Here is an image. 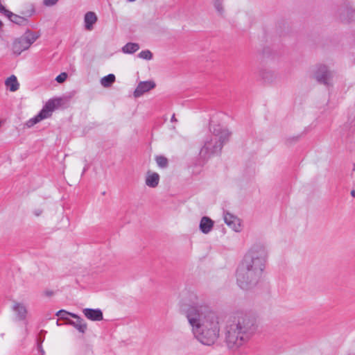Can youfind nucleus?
I'll return each instance as SVG.
<instances>
[{"mask_svg": "<svg viewBox=\"0 0 355 355\" xmlns=\"http://www.w3.org/2000/svg\"><path fill=\"white\" fill-rule=\"evenodd\" d=\"M314 78L320 83L326 86L331 85L333 73L329 71L326 65H317L313 71Z\"/></svg>", "mask_w": 355, "mask_h": 355, "instance_id": "8", "label": "nucleus"}, {"mask_svg": "<svg viewBox=\"0 0 355 355\" xmlns=\"http://www.w3.org/2000/svg\"><path fill=\"white\" fill-rule=\"evenodd\" d=\"M257 318L253 315L236 313L230 316L225 327V342L227 347L236 350L247 343L257 329Z\"/></svg>", "mask_w": 355, "mask_h": 355, "instance_id": "2", "label": "nucleus"}, {"mask_svg": "<svg viewBox=\"0 0 355 355\" xmlns=\"http://www.w3.org/2000/svg\"><path fill=\"white\" fill-rule=\"evenodd\" d=\"M5 85L10 92H16L19 88V83L15 75H11L6 81Z\"/></svg>", "mask_w": 355, "mask_h": 355, "instance_id": "17", "label": "nucleus"}, {"mask_svg": "<svg viewBox=\"0 0 355 355\" xmlns=\"http://www.w3.org/2000/svg\"><path fill=\"white\" fill-rule=\"evenodd\" d=\"M97 21V16L94 12H87L84 17V22L85 29L92 31L94 24Z\"/></svg>", "mask_w": 355, "mask_h": 355, "instance_id": "16", "label": "nucleus"}, {"mask_svg": "<svg viewBox=\"0 0 355 355\" xmlns=\"http://www.w3.org/2000/svg\"><path fill=\"white\" fill-rule=\"evenodd\" d=\"M343 20L347 22L355 21V7L348 6L345 10V18Z\"/></svg>", "mask_w": 355, "mask_h": 355, "instance_id": "20", "label": "nucleus"}, {"mask_svg": "<svg viewBox=\"0 0 355 355\" xmlns=\"http://www.w3.org/2000/svg\"><path fill=\"white\" fill-rule=\"evenodd\" d=\"M214 7L220 16L224 15L223 0H214Z\"/></svg>", "mask_w": 355, "mask_h": 355, "instance_id": "22", "label": "nucleus"}, {"mask_svg": "<svg viewBox=\"0 0 355 355\" xmlns=\"http://www.w3.org/2000/svg\"><path fill=\"white\" fill-rule=\"evenodd\" d=\"M224 221L227 226L232 228L236 232L241 231V225L240 219L233 214L226 212L224 214Z\"/></svg>", "mask_w": 355, "mask_h": 355, "instance_id": "9", "label": "nucleus"}, {"mask_svg": "<svg viewBox=\"0 0 355 355\" xmlns=\"http://www.w3.org/2000/svg\"><path fill=\"white\" fill-rule=\"evenodd\" d=\"M12 22L19 24L24 25L27 23V19L24 17L17 15L10 11L8 10L5 15Z\"/></svg>", "mask_w": 355, "mask_h": 355, "instance_id": "18", "label": "nucleus"}, {"mask_svg": "<svg viewBox=\"0 0 355 355\" xmlns=\"http://www.w3.org/2000/svg\"><path fill=\"white\" fill-rule=\"evenodd\" d=\"M231 132L220 124L210 123L209 134L206 136L199 155L207 159L220 153L224 144L230 140Z\"/></svg>", "mask_w": 355, "mask_h": 355, "instance_id": "3", "label": "nucleus"}, {"mask_svg": "<svg viewBox=\"0 0 355 355\" xmlns=\"http://www.w3.org/2000/svg\"><path fill=\"white\" fill-rule=\"evenodd\" d=\"M43 212V209H41V208H36L33 211V214L35 216H40L42 215Z\"/></svg>", "mask_w": 355, "mask_h": 355, "instance_id": "28", "label": "nucleus"}, {"mask_svg": "<svg viewBox=\"0 0 355 355\" xmlns=\"http://www.w3.org/2000/svg\"><path fill=\"white\" fill-rule=\"evenodd\" d=\"M39 35L33 32H26L19 38L15 40L12 44L14 53L19 55L24 51L27 50L31 45L38 38Z\"/></svg>", "mask_w": 355, "mask_h": 355, "instance_id": "6", "label": "nucleus"}, {"mask_svg": "<svg viewBox=\"0 0 355 355\" xmlns=\"http://www.w3.org/2000/svg\"><path fill=\"white\" fill-rule=\"evenodd\" d=\"M184 313L193 337L204 345H213L220 336V317L207 307L198 305L189 306Z\"/></svg>", "mask_w": 355, "mask_h": 355, "instance_id": "1", "label": "nucleus"}, {"mask_svg": "<svg viewBox=\"0 0 355 355\" xmlns=\"http://www.w3.org/2000/svg\"><path fill=\"white\" fill-rule=\"evenodd\" d=\"M139 49L137 43L129 42L122 47V52L125 54H132Z\"/></svg>", "mask_w": 355, "mask_h": 355, "instance_id": "19", "label": "nucleus"}, {"mask_svg": "<svg viewBox=\"0 0 355 355\" xmlns=\"http://www.w3.org/2000/svg\"><path fill=\"white\" fill-rule=\"evenodd\" d=\"M155 160L157 164L161 168H166L168 166V159L164 156H157Z\"/></svg>", "mask_w": 355, "mask_h": 355, "instance_id": "23", "label": "nucleus"}, {"mask_svg": "<svg viewBox=\"0 0 355 355\" xmlns=\"http://www.w3.org/2000/svg\"><path fill=\"white\" fill-rule=\"evenodd\" d=\"M214 227V221L207 216H203L200 222L199 228L204 234L209 233Z\"/></svg>", "mask_w": 355, "mask_h": 355, "instance_id": "15", "label": "nucleus"}, {"mask_svg": "<svg viewBox=\"0 0 355 355\" xmlns=\"http://www.w3.org/2000/svg\"><path fill=\"white\" fill-rule=\"evenodd\" d=\"M159 182V175L150 171H147L145 178V184L150 188H155Z\"/></svg>", "mask_w": 355, "mask_h": 355, "instance_id": "14", "label": "nucleus"}, {"mask_svg": "<svg viewBox=\"0 0 355 355\" xmlns=\"http://www.w3.org/2000/svg\"><path fill=\"white\" fill-rule=\"evenodd\" d=\"M139 58L150 60L153 58V54L149 50H144L138 54Z\"/></svg>", "mask_w": 355, "mask_h": 355, "instance_id": "24", "label": "nucleus"}, {"mask_svg": "<svg viewBox=\"0 0 355 355\" xmlns=\"http://www.w3.org/2000/svg\"><path fill=\"white\" fill-rule=\"evenodd\" d=\"M12 310L16 314L19 320H25L28 315V309L26 305L17 301H14L12 306Z\"/></svg>", "mask_w": 355, "mask_h": 355, "instance_id": "10", "label": "nucleus"}, {"mask_svg": "<svg viewBox=\"0 0 355 355\" xmlns=\"http://www.w3.org/2000/svg\"><path fill=\"white\" fill-rule=\"evenodd\" d=\"M128 1H130V2H133V1H135L136 0H127Z\"/></svg>", "mask_w": 355, "mask_h": 355, "instance_id": "31", "label": "nucleus"}, {"mask_svg": "<svg viewBox=\"0 0 355 355\" xmlns=\"http://www.w3.org/2000/svg\"><path fill=\"white\" fill-rule=\"evenodd\" d=\"M115 81V76L114 74H109L107 76H104L101 80V84L104 87H109L111 86L112 83Z\"/></svg>", "mask_w": 355, "mask_h": 355, "instance_id": "21", "label": "nucleus"}, {"mask_svg": "<svg viewBox=\"0 0 355 355\" xmlns=\"http://www.w3.org/2000/svg\"><path fill=\"white\" fill-rule=\"evenodd\" d=\"M155 87V83L152 80L140 82L134 92V96L138 98Z\"/></svg>", "mask_w": 355, "mask_h": 355, "instance_id": "11", "label": "nucleus"}, {"mask_svg": "<svg viewBox=\"0 0 355 355\" xmlns=\"http://www.w3.org/2000/svg\"><path fill=\"white\" fill-rule=\"evenodd\" d=\"M58 104L59 101L58 100H49L42 110L35 116L31 118L26 122V126L28 128H31L42 120L51 116L53 111Z\"/></svg>", "mask_w": 355, "mask_h": 355, "instance_id": "7", "label": "nucleus"}, {"mask_svg": "<svg viewBox=\"0 0 355 355\" xmlns=\"http://www.w3.org/2000/svg\"><path fill=\"white\" fill-rule=\"evenodd\" d=\"M171 122H175L177 121V119H175V114H173L171 119Z\"/></svg>", "mask_w": 355, "mask_h": 355, "instance_id": "29", "label": "nucleus"}, {"mask_svg": "<svg viewBox=\"0 0 355 355\" xmlns=\"http://www.w3.org/2000/svg\"><path fill=\"white\" fill-rule=\"evenodd\" d=\"M267 259L268 250L266 247L263 243H255L251 246L245 254L240 265L251 270L263 274Z\"/></svg>", "mask_w": 355, "mask_h": 355, "instance_id": "4", "label": "nucleus"}, {"mask_svg": "<svg viewBox=\"0 0 355 355\" xmlns=\"http://www.w3.org/2000/svg\"><path fill=\"white\" fill-rule=\"evenodd\" d=\"M67 78V74L66 73L63 72V73H61L60 74H59L55 78V80L59 83H62L66 80Z\"/></svg>", "mask_w": 355, "mask_h": 355, "instance_id": "26", "label": "nucleus"}, {"mask_svg": "<svg viewBox=\"0 0 355 355\" xmlns=\"http://www.w3.org/2000/svg\"><path fill=\"white\" fill-rule=\"evenodd\" d=\"M261 276L262 274L239 265L236 275V282L241 289L249 290L257 285Z\"/></svg>", "mask_w": 355, "mask_h": 355, "instance_id": "5", "label": "nucleus"}, {"mask_svg": "<svg viewBox=\"0 0 355 355\" xmlns=\"http://www.w3.org/2000/svg\"><path fill=\"white\" fill-rule=\"evenodd\" d=\"M58 0H44L43 3L46 6H52L57 3Z\"/></svg>", "mask_w": 355, "mask_h": 355, "instance_id": "27", "label": "nucleus"}, {"mask_svg": "<svg viewBox=\"0 0 355 355\" xmlns=\"http://www.w3.org/2000/svg\"><path fill=\"white\" fill-rule=\"evenodd\" d=\"M351 195H352V197L355 198V190H352L351 191Z\"/></svg>", "mask_w": 355, "mask_h": 355, "instance_id": "30", "label": "nucleus"}, {"mask_svg": "<svg viewBox=\"0 0 355 355\" xmlns=\"http://www.w3.org/2000/svg\"><path fill=\"white\" fill-rule=\"evenodd\" d=\"M70 313L65 310H60L57 312L56 315L59 316L61 319L67 320V322L69 319L67 318V315H70Z\"/></svg>", "mask_w": 355, "mask_h": 355, "instance_id": "25", "label": "nucleus"}, {"mask_svg": "<svg viewBox=\"0 0 355 355\" xmlns=\"http://www.w3.org/2000/svg\"><path fill=\"white\" fill-rule=\"evenodd\" d=\"M70 316L75 318L76 320H69L67 324L75 327L79 332L84 334L87 328V323L83 318L75 313H70Z\"/></svg>", "mask_w": 355, "mask_h": 355, "instance_id": "12", "label": "nucleus"}, {"mask_svg": "<svg viewBox=\"0 0 355 355\" xmlns=\"http://www.w3.org/2000/svg\"><path fill=\"white\" fill-rule=\"evenodd\" d=\"M84 315L92 321H101L103 319V312L99 309L85 308L83 310Z\"/></svg>", "mask_w": 355, "mask_h": 355, "instance_id": "13", "label": "nucleus"}]
</instances>
